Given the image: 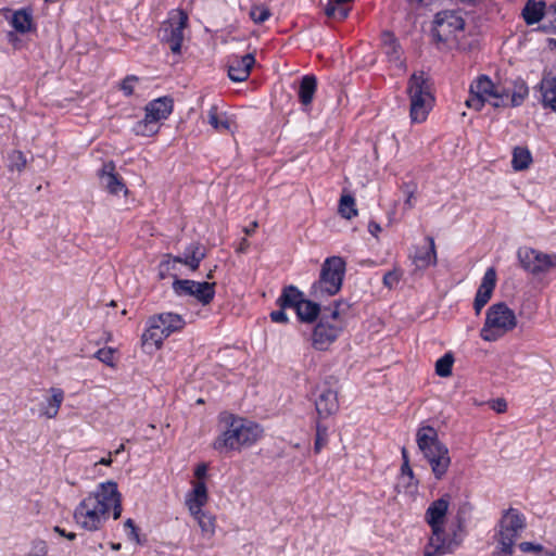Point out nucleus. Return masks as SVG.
Here are the masks:
<instances>
[{
    "label": "nucleus",
    "mask_w": 556,
    "mask_h": 556,
    "mask_svg": "<svg viewBox=\"0 0 556 556\" xmlns=\"http://www.w3.org/2000/svg\"><path fill=\"white\" fill-rule=\"evenodd\" d=\"M118 519L122 514V495L116 482L106 481L97 485L84 497L74 510V520L78 527L86 531L100 530L110 518Z\"/></svg>",
    "instance_id": "f257e3e1"
},
{
    "label": "nucleus",
    "mask_w": 556,
    "mask_h": 556,
    "mask_svg": "<svg viewBox=\"0 0 556 556\" xmlns=\"http://www.w3.org/2000/svg\"><path fill=\"white\" fill-rule=\"evenodd\" d=\"M528 94L529 88L521 79L515 80L511 88H506L493 83L486 75H481L471 83L466 105L476 111H480L485 103L494 108L518 106Z\"/></svg>",
    "instance_id": "f03ea898"
},
{
    "label": "nucleus",
    "mask_w": 556,
    "mask_h": 556,
    "mask_svg": "<svg viewBox=\"0 0 556 556\" xmlns=\"http://www.w3.org/2000/svg\"><path fill=\"white\" fill-rule=\"evenodd\" d=\"M263 432L262 427L252 420L231 417L227 429L214 440L212 446L219 454L241 451L255 444Z\"/></svg>",
    "instance_id": "7ed1b4c3"
},
{
    "label": "nucleus",
    "mask_w": 556,
    "mask_h": 556,
    "mask_svg": "<svg viewBox=\"0 0 556 556\" xmlns=\"http://www.w3.org/2000/svg\"><path fill=\"white\" fill-rule=\"evenodd\" d=\"M526 528L527 518L523 513L514 507L504 509L494 528L495 548L492 556H513Z\"/></svg>",
    "instance_id": "20e7f679"
},
{
    "label": "nucleus",
    "mask_w": 556,
    "mask_h": 556,
    "mask_svg": "<svg viewBox=\"0 0 556 556\" xmlns=\"http://www.w3.org/2000/svg\"><path fill=\"white\" fill-rule=\"evenodd\" d=\"M416 442L424 458L431 467L437 480L445 477L451 466V456L447 446L439 440L433 427L422 426L417 430Z\"/></svg>",
    "instance_id": "39448f33"
},
{
    "label": "nucleus",
    "mask_w": 556,
    "mask_h": 556,
    "mask_svg": "<svg viewBox=\"0 0 556 556\" xmlns=\"http://www.w3.org/2000/svg\"><path fill=\"white\" fill-rule=\"evenodd\" d=\"M186 321L181 315L165 312L150 316L146 323V329L141 336V344L144 352L151 354L163 346V342L173 333L181 331Z\"/></svg>",
    "instance_id": "423d86ee"
},
{
    "label": "nucleus",
    "mask_w": 556,
    "mask_h": 556,
    "mask_svg": "<svg viewBox=\"0 0 556 556\" xmlns=\"http://www.w3.org/2000/svg\"><path fill=\"white\" fill-rule=\"evenodd\" d=\"M518 325L514 309L504 302L492 304L485 312L480 329V338L485 342H495L511 332Z\"/></svg>",
    "instance_id": "0eeeda50"
},
{
    "label": "nucleus",
    "mask_w": 556,
    "mask_h": 556,
    "mask_svg": "<svg viewBox=\"0 0 556 556\" xmlns=\"http://www.w3.org/2000/svg\"><path fill=\"white\" fill-rule=\"evenodd\" d=\"M410 101V119L413 123H424L432 109L434 98L430 84L424 72L414 73L407 86Z\"/></svg>",
    "instance_id": "6e6552de"
},
{
    "label": "nucleus",
    "mask_w": 556,
    "mask_h": 556,
    "mask_svg": "<svg viewBox=\"0 0 556 556\" xmlns=\"http://www.w3.org/2000/svg\"><path fill=\"white\" fill-rule=\"evenodd\" d=\"M345 274V262L340 256H331L325 260L321 266L319 279L312 286V294L315 298L334 295L342 286Z\"/></svg>",
    "instance_id": "1a4fd4ad"
},
{
    "label": "nucleus",
    "mask_w": 556,
    "mask_h": 556,
    "mask_svg": "<svg viewBox=\"0 0 556 556\" xmlns=\"http://www.w3.org/2000/svg\"><path fill=\"white\" fill-rule=\"evenodd\" d=\"M339 307L340 304L336 303L334 306L330 308V314L323 316L316 325L312 336L313 346L316 350H327L342 331L343 323Z\"/></svg>",
    "instance_id": "9d476101"
},
{
    "label": "nucleus",
    "mask_w": 556,
    "mask_h": 556,
    "mask_svg": "<svg viewBox=\"0 0 556 556\" xmlns=\"http://www.w3.org/2000/svg\"><path fill=\"white\" fill-rule=\"evenodd\" d=\"M430 529L431 534L424 555L442 556L453 552L463 541L460 527L447 529L442 525L438 526V529L437 527Z\"/></svg>",
    "instance_id": "9b49d317"
},
{
    "label": "nucleus",
    "mask_w": 556,
    "mask_h": 556,
    "mask_svg": "<svg viewBox=\"0 0 556 556\" xmlns=\"http://www.w3.org/2000/svg\"><path fill=\"white\" fill-rule=\"evenodd\" d=\"M521 267L532 276H543L556 269V252L545 253L534 248L522 247L517 251Z\"/></svg>",
    "instance_id": "f8f14e48"
},
{
    "label": "nucleus",
    "mask_w": 556,
    "mask_h": 556,
    "mask_svg": "<svg viewBox=\"0 0 556 556\" xmlns=\"http://www.w3.org/2000/svg\"><path fill=\"white\" fill-rule=\"evenodd\" d=\"M187 23L188 15L180 10H174L169 13L167 21L164 22L161 27V38L169 45L174 53H179L181 50L184 30Z\"/></svg>",
    "instance_id": "ddd939ff"
},
{
    "label": "nucleus",
    "mask_w": 556,
    "mask_h": 556,
    "mask_svg": "<svg viewBox=\"0 0 556 556\" xmlns=\"http://www.w3.org/2000/svg\"><path fill=\"white\" fill-rule=\"evenodd\" d=\"M205 249L200 243H191L184 253V256H172L165 255L164 260L160 264V274L164 276L169 273V270L176 268V264H185L191 270H197L200 266V263L205 257Z\"/></svg>",
    "instance_id": "4468645a"
},
{
    "label": "nucleus",
    "mask_w": 556,
    "mask_h": 556,
    "mask_svg": "<svg viewBox=\"0 0 556 556\" xmlns=\"http://www.w3.org/2000/svg\"><path fill=\"white\" fill-rule=\"evenodd\" d=\"M173 289L178 295L193 296L203 305L210 304L215 295V283L207 281L177 279L173 283Z\"/></svg>",
    "instance_id": "2eb2a0df"
},
{
    "label": "nucleus",
    "mask_w": 556,
    "mask_h": 556,
    "mask_svg": "<svg viewBox=\"0 0 556 556\" xmlns=\"http://www.w3.org/2000/svg\"><path fill=\"white\" fill-rule=\"evenodd\" d=\"M465 22L455 12H443L439 13L435 18L434 35L439 40L446 41L451 37L455 36L456 33L464 29Z\"/></svg>",
    "instance_id": "dca6fc26"
},
{
    "label": "nucleus",
    "mask_w": 556,
    "mask_h": 556,
    "mask_svg": "<svg viewBox=\"0 0 556 556\" xmlns=\"http://www.w3.org/2000/svg\"><path fill=\"white\" fill-rule=\"evenodd\" d=\"M381 42L382 50L387 55L389 63L395 70V75L405 73V61L402 59V49L395 37L391 33L384 31L382 34Z\"/></svg>",
    "instance_id": "f3484780"
},
{
    "label": "nucleus",
    "mask_w": 556,
    "mask_h": 556,
    "mask_svg": "<svg viewBox=\"0 0 556 556\" xmlns=\"http://www.w3.org/2000/svg\"><path fill=\"white\" fill-rule=\"evenodd\" d=\"M254 63L255 58L252 53L244 55H231L228 61L229 78L238 83L247 80Z\"/></svg>",
    "instance_id": "a211bd4d"
},
{
    "label": "nucleus",
    "mask_w": 556,
    "mask_h": 556,
    "mask_svg": "<svg viewBox=\"0 0 556 556\" xmlns=\"http://www.w3.org/2000/svg\"><path fill=\"white\" fill-rule=\"evenodd\" d=\"M496 270L493 267L488 268L473 301V308L477 315L480 314L484 305L490 301L496 286Z\"/></svg>",
    "instance_id": "6ab92c4d"
},
{
    "label": "nucleus",
    "mask_w": 556,
    "mask_h": 556,
    "mask_svg": "<svg viewBox=\"0 0 556 556\" xmlns=\"http://www.w3.org/2000/svg\"><path fill=\"white\" fill-rule=\"evenodd\" d=\"M100 185L108 192L114 195L128 193V190L123 182L122 178L115 173V166L112 162L103 164L99 172Z\"/></svg>",
    "instance_id": "aec40b11"
},
{
    "label": "nucleus",
    "mask_w": 556,
    "mask_h": 556,
    "mask_svg": "<svg viewBox=\"0 0 556 556\" xmlns=\"http://www.w3.org/2000/svg\"><path fill=\"white\" fill-rule=\"evenodd\" d=\"M208 502V492L206 484L202 482L192 483L191 490L187 492L185 504L190 515L204 511Z\"/></svg>",
    "instance_id": "412c9836"
},
{
    "label": "nucleus",
    "mask_w": 556,
    "mask_h": 556,
    "mask_svg": "<svg viewBox=\"0 0 556 556\" xmlns=\"http://www.w3.org/2000/svg\"><path fill=\"white\" fill-rule=\"evenodd\" d=\"M448 496L440 497L433 501L425 513V521L430 528L445 525L448 510Z\"/></svg>",
    "instance_id": "4be33fe9"
},
{
    "label": "nucleus",
    "mask_w": 556,
    "mask_h": 556,
    "mask_svg": "<svg viewBox=\"0 0 556 556\" xmlns=\"http://www.w3.org/2000/svg\"><path fill=\"white\" fill-rule=\"evenodd\" d=\"M315 406L320 417H329L339 408L337 393L329 388L321 390L318 394V397L316 399Z\"/></svg>",
    "instance_id": "5701e85b"
},
{
    "label": "nucleus",
    "mask_w": 556,
    "mask_h": 556,
    "mask_svg": "<svg viewBox=\"0 0 556 556\" xmlns=\"http://www.w3.org/2000/svg\"><path fill=\"white\" fill-rule=\"evenodd\" d=\"M144 111L147 117L159 124L170 115L173 111V100L168 97L155 99L147 104Z\"/></svg>",
    "instance_id": "b1692460"
},
{
    "label": "nucleus",
    "mask_w": 556,
    "mask_h": 556,
    "mask_svg": "<svg viewBox=\"0 0 556 556\" xmlns=\"http://www.w3.org/2000/svg\"><path fill=\"white\" fill-rule=\"evenodd\" d=\"M418 480L415 478L414 471L410 466H401V472L397 477L395 489L399 493H404L410 497L415 496L418 492Z\"/></svg>",
    "instance_id": "393cba45"
},
{
    "label": "nucleus",
    "mask_w": 556,
    "mask_h": 556,
    "mask_svg": "<svg viewBox=\"0 0 556 556\" xmlns=\"http://www.w3.org/2000/svg\"><path fill=\"white\" fill-rule=\"evenodd\" d=\"M541 103L556 113V76L546 75L540 83Z\"/></svg>",
    "instance_id": "a878e982"
},
{
    "label": "nucleus",
    "mask_w": 556,
    "mask_h": 556,
    "mask_svg": "<svg viewBox=\"0 0 556 556\" xmlns=\"http://www.w3.org/2000/svg\"><path fill=\"white\" fill-rule=\"evenodd\" d=\"M206 118H207V123L215 130H217L219 132H226V131L232 130V126H233L232 119L230 118V116H228L226 114V112L220 110L218 108V105H216V104H213L210 108V110L206 113Z\"/></svg>",
    "instance_id": "bb28decb"
},
{
    "label": "nucleus",
    "mask_w": 556,
    "mask_h": 556,
    "mask_svg": "<svg viewBox=\"0 0 556 556\" xmlns=\"http://www.w3.org/2000/svg\"><path fill=\"white\" fill-rule=\"evenodd\" d=\"M64 401V391L60 388H51L50 396L40 407V415L52 419L59 414L60 407Z\"/></svg>",
    "instance_id": "cd10ccee"
},
{
    "label": "nucleus",
    "mask_w": 556,
    "mask_h": 556,
    "mask_svg": "<svg viewBox=\"0 0 556 556\" xmlns=\"http://www.w3.org/2000/svg\"><path fill=\"white\" fill-rule=\"evenodd\" d=\"M428 248L416 249L413 255V262L417 268L424 269L437 263L435 244L432 237H428Z\"/></svg>",
    "instance_id": "c85d7f7f"
},
{
    "label": "nucleus",
    "mask_w": 556,
    "mask_h": 556,
    "mask_svg": "<svg viewBox=\"0 0 556 556\" xmlns=\"http://www.w3.org/2000/svg\"><path fill=\"white\" fill-rule=\"evenodd\" d=\"M191 517L201 530V534L205 539H212L216 532V518L210 511L204 510L192 514Z\"/></svg>",
    "instance_id": "c756f323"
},
{
    "label": "nucleus",
    "mask_w": 556,
    "mask_h": 556,
    "mask_svg": "<svg viewBox=\"0 0 556 556\" xmlns=\"http://www.w3.org/2000/svg\"><path fill=\"white\" fill-rule=\"evenodd\" d=\"M545 9V3L542 1L529 0L523 10L522 16L527 24H535L541 21L543 17L546 20L547 10Z\"/></svg>",
    "instance_id": "7c9ffc66"
},
{
    "label": "nucleus",
    "mask_w": 556,
    "mask_h": 556,
    "mask_svg": "<svg viewBox=\"0 0 556 556\" xmlns=\"http://www.w3.org/2000/svg\"><path fill=\"white\" fill-rule=\"evenodd\" d=\"M10 23L21 34H26L34 28L33 15L25 9L15 11L11 16Z\"/></svg>",
    "instance_id": "2f4dec72"
},
{
    "label": "nucleus",
    "mask_w": 556,
    "mask_h": 556,
    "mask_svg": "<svg viewBox=\"0 0 556 556\" xmlns=\"http://www.w3.org/2000/svg\"><path fill=\"white\" fill-rule=\"evenodd\" d=\"M294 309L300 320L304 323H312L316 319L319 313V305L304 299Z\"/></svg>",
    "instance_id": "473e14b6"
},
{
    "label": "nucleus",
    "mask_w": 556,
    "mask_h": 556,
    "mask_svg": "<svg viewBox=\"0 0 556 556\" xmlns=\"http://www.w3.org/2000/svg\"><path fill=\"white\" fill-rule=\"evenodd\" d=\"M316 91V79L314 76H304L299 87V99L302 104H311Z\"/></svg>",
    "instance_id": "72a5a7b5"
},
{
    "label": "nucleus",
    "mask_w": 556,
    "mask_h": 556,
    "mask_svg": "<svg viewBox=\"0 0 556 556\" xmlns=\"http://www.w3.org/2000/svg\"><path fill=\"white\" fill-rule=\"evenodd\" d=\"M303 300V294L295 287L290 286L283 290L278 303L282 308H295Z\"/></svg>",
    "instance_id": "f704fd0d"
},
{
    "label": "nucleus",
    "mask_w": 556,
    "mask_h": 556,
    "mask_svg": "<svg viewBox=\"0 0 556 556\" xmlns=\"http://www.w3.org/2000/svg\"><path fill=\"white\" fill-rule=\"evenodd\" d=\"M532 163V155L527 148L516 147L513 151L511 165L515 170H525Z\"/></svg>",
    "instance_id": "c9c22d12"
},
{
    "label": "nucleus",
    "mask_w": 556,
    "mask_h": 556,
    "mask_svg": "<svg viewBox=\"0 0 556 556\" xmlns=\"http://www.w3.org/2000/svg\"><path fill=\"white\" fill-rule=\"evenodd\" d=\"M159 130L160 125L153 119L147 117V115H144V118L138 122L134 127L135 134L143 137L153 136L157 134Z\"/></svg>",
    "instance_id": "e433bc0d"
},
{
    "label": "nucleus",
    "mask_w": 556,
    "mask_h": 556,
    "mask_svg": "<svg viewBox=\"0 0 556 556\" xmlns=\"http://www.w3.org/2000/svg\"><path fill=\"white\" fill-rule=\"evenodd\" d=\"M339 212L341 216L346 219H351L357 215V210L355 208V200L352 195L344 194L341 197L339 203Z\"/></svg>",
    "instance_id": "4c0bfd02"
},
{
    "label": "nucleus",
    "mask_w": 556,
    "mask_h": 556,
    "mask_svg": "<svg viewBox=\"0 0 556 556\" xmlns=\"http://www.w3.org/2000/svg\"><path fill=\"white\" fill-rule=\"evenodd\" d=\"M519 548L523 553L534 554L536 556H556L555 551L547 549L543 545L532 542H522L519 545Z\"/></svg>",
    "instance_id": "58836bf2"
},
{
    "label": "nucleus",
    "mask_w": 556,
    "mask_h": 556,
    "mask_svg": "<svg viewBox=\"0 0 556 556\" xmlns=\"http://www.w3.org/2000/svg\"><path fill=\"white\" fill-rule=\"evenodd\" d=\"M454 358L451 354H445L435 363V372L440 377H448L452 374Z\"/></svg>",
    "instance_id": "ea45409f"
},
{
    "label": "nucleus",
    "mask_w": 556,
    "mask_h": 556,
    "mask_svg": "<svg viewBox=\"0 0 556 556\" xmlns=\"http://www.w3.org/2000/svg\"><path fill=\"white\" fill-rule=\"evenodd\" d=\"M270 16V11L265 5H254L250 11V17L253 22L262 24L267 21Z\"/></svg>",
    "instance_id": "a19ab883"
},
{
    "label": "nucleus",
    "mask_w": 556,
    "mask_h": 556,
    "mask_svg": "<svg viewBox=\"0 0 556 556\" xmlns=\"http://www.w3.org/2000/svg\"><path fill=\"white\" fill-rule=\"evenodd\" d=\"M114 354L115 350L113 348H102L96 352L94 357L110 367H115Z\"/></svg>",
    "instance_id": "79ce46f5"
},
{
    "label": "nucleus",
    "mask_w": 556,
    "mask_h": 556,
    "mask_svg": "<svg viewBox=\"0 0 556 556\" xmlns=\"http://www.w3.org/2000/svg\"><path fill=\"white\" fill-rule=\"evenodd\" d=\"M139 84V78L135 75H129L123 79L119 85V89L127 97L132 96L135 93V89Z\"/></svg>",
    "instance_id": "37998d69"
},
{
    "label": "nucleus",
    "mask_w": 556,
    "mask_h": 556,
    "mask_svg": "<svg viewBox=\"0 0 556 556\" xmlns=\"http://www.w3.org/2000/svg\"><path fill=\"white\" fill-rule=\"evenodd\" d=\"M207 471H208L207 464H205V463L198 464L195 466L194 472H193L194 479L190 483L192 484V483H197V482H202L203 484H206Z\"/></svg>",
    "instance_id": "c03bdc74"
},
{
    "label": "nucleus",
    "mask_w": 556,
    "mask_h": 556,
    "mask_svg": "<svg viewBox=\"0 0 556 556\" xmlns=\"http://www.w3.org/2000/svg\"><path fill=\"white\" fill-rule=\"evenodd\" d=\"M546 21L548 25H544V28L556 33V5L551 4L547 9Z\"/></svg>",
    "instance_id": "a18cd8bd"
},
{
    "label": "nucleus",
    "mask_w": 556,
    "mask_h": 556,
    "mask_svg": "<svg viewBox=\"0 0 556 556\" xmlns=\"http://www.w3.org/2000/svg\"><path fill=\"white\" fill-rule=\"evenodd\" d=\"M403 191L406 195L405 198V201H404V205L410 210L414 207V197H415V191H416V187L415 186H410V185H405L403 187Z\"/></svg>",
    "instance_id": "49530a36"
},
{
    "label": "nucleus",
    "mask_w": 556,
    "mask_h": 556,
    "mask_svg": "<svg viewBox=\"0 0 556 556\" xmlns=\"http://www.w3.org/2000/svg\"><path fill=\"white\" fill-rule=\"evenodd\" d=\"M400 281V274L395 270L393 271H388L384 276H383V283L389 287V288H392L394 287L395 285H397V282Z\"/></svg>",
    "instance_id": "de8ad7c7"
},
{
    "label": "nucleus",
    "mask_w": 556,
    "mask_h": 556,
    "mask_svg": "<svg viewBox=\"0 0 556 556\" xmlns=\"http://www.w3.org/2000/svg\"><path fill=\"white\" fill-rule=\"evenodd\" d=\"M34 556H47L48 545L45 541H38L34 545Z\"/></svg>",
    "instance_id": "09e8293b"
},
{
    "label": "nucleus",
    "mask_w": 556,
    "mask_h": 556,
    "mask_svg": "<svg viewBox=\"0 0 556 556\" xmlns=\"http://www.w3.org/2000/svg\"><path fill=\"white\" fill-rule=\"evenodd\" d=\"M270 317H271V320L275 323H287L288 321V317H287V314L285 313L283 308L279 309V311L271 312Z\"/></svg>",
    "instance_id": "8fccbe9b"
},
{
    "label": "nucleus",
    "mask_w": 556,
    "mask_h": 556,
    "mask_svg": "<svg viewBox=\"0 0 556 556\" xmlns=\"http://www.w3.org/2000/svg\"><path fill=\"white\" fill-rule=\"evenodd\" d=\"M492 408L497 413H504L507 408V404L504 400H497L492 403Z\"/></svg>",
    "instance_id": "3c124183"
},
{
    "label": "nucleus",
    "mask_w": 556,
    "mask_h": 556,
    "mask_svg": "<svg viewBox=\"0 0 556 556\" xmlns=\"http://www.w3.org/2000/svg\"><path fill=\"white\" fill-rule=\"evenodd\" d=\"M54 532H56V533H58L59 535H61V536L66 538V539H67V540H70V541H73V540H75V538H76V534H75L74 532H65V530H64V529H62V528H60V527H58V526H56V527H54Z\"/></svg>",
    "instance_id": "603ef678"
},
{
    "label": "nucleus",
    "mask_w": 556,
    "mask_h": 556,
    "mask_svg": "<svg viewBox=\"0 0 556 556\" xmlns=\"http://www.w3.org/2000/svg\"><path fill=\"white\" fill-rule=\"evenodd\" d=\"M368 231H369L372 236L377 237V236H378V233L381 231V227H380V225H379V224H377L376 222H369V224H368Z\"/></svg>",
    "instance_id": "864d4df0"
},
{
    "label": "nucleus",
    "mask_w": 556,
    "mask_h": 556,
    "mask_svg": "<svg viewBox=\"0 0 556 556\" xmlns=\"http://www.w3.org/2000/svg\"><path fill=\"white\" fill-rule=\"evenodd\" d=\"M323 444H321V431H320V428L318 427L317 428V440L315 442V451L318 453L321 448Z\"/></svg>",
    "instance_id": "5fc2aeb1"
},
{
    "label": "nucleus",
    "mask_w": 556,
    "mask_h": 556,
    "mask_svg": "<svg viewBox=\"0 0 556 556\" xmlns=\"http://www.w3.org/2000/svg\"><path fill=\"white\" fill-rule=\"evenodd\" d=\"M128 536H129V539L134 540L136 543H140L137 528H132V530L128 532Z\"/></svg>",
    "instance_id": "6e6d98bb"
},
{
    "label": "nucleus",
    "mask_w": 556,
    "mask_h": 556,
    "mask_svg": "<svg viewBox=\"0 0 556 556\" xmlns=\"http://www.w3.org/2000/svg\"><path fill=\"white\" fill-rule=\"evenodd\" d=\"M98 464L110 466L112 464V453H109L108 457L101 458Z\"/></svg>",
    "instance_id": "4d7b16f0"
},
{
    "label": "nucleus",
    "mask_w": 556,
    "mask_h": 556,
    "mask_svg": "<svg viewBox=\"0 0 556 556\" xmlns=\"http://www.w3.org/2000/svg\"><path fill=\"white\" fill-rule=\"evenodd\" d=\"M402 458H403V464H402V466H405V465L410 466V465H409L408 454H407V451H406V448H405V447H403V448H402Z\"/></svg>",
    "instance_id": "13d9d810"
},
{
    "label": "nucleus",
    "mask_w": 556,
    "mask_h": 556,
    "mask_svg": "<svg viewBox=\"0 0 556 556\" xmlns=\"http://www.w3.org/2000/svg\"><path fill=\"white\" fill-rule=\"evenodd\" d=\"M256 227H257V223L253 222L250 227L244 228L245 235H248V236L252 235L254 232V230L256 229Z\"/></svg>",
    "instance_id": "bf43d9fd"
},
{
    "label": "nucleus",
    "mask_w": 556,
    "mask_h": 556,
    "mask_svg": "<svg viewBox=\"0 0 556 556\" xmlns=\"http://www.w3.org/2000/svg\"><path fill=\"white\" fill-rule=\"evenodd\" d=\"M249 248V242L247 239H243L238 248L239 252H245Z\"/></svg>",
    "instance_id": "052dcab7"
},
{
    "label": "nucleus",
    "mask_w": 556,
    "mask_h": 556,
    "mask_svg": "<svg viewBox=\"0 0 556 556\" xmlns=\"http://www.w3.org/2000/svg\"><path fill=\"white\" fill-rule=\"evenodd\" d=\"M15 154H16V157L21 161V166H18V169H21L25 166L26 160L21 152H16Z\"/></svg>",
    "instance_id": "680f3d73"
},
{
    "label": "nucleus",
    "mask_w": 556,
    "mask_h": 556,
    "mask_svg": "<svg viewBox=\"0 0 556 556\" xmlns=\"http://www.w3.org/2000/svg\"><path fill=\"white\" fill-rule=\"evenodd\" d=\"M125 528H126L127 530L131 531V530H132V528H136V526H135V523H134V521H132L131 519H127V520L125 521Z\"/></svg>",
    "instance_id": "e2e57ef3"
},
{
    "label": "nucleus",
    "mask_w": 556,
    "mask_h": 556,
    "mask_svg": "<svg viewBox=\"0 0 556 556\" xmlns=\"http://www.w3.org/2000/svg\"><path fill=\"white\" fill-rule=\"evenodd\" d=\"M413 4H427L429 0H408Z\"/></svg>",
    "instance_id": "0e129e2a"
},
{
    "label": "nucleus",
    "mask_w": 556,
    "mask_h": 556,
    "mask_svg": "<svg viewBox=\"0 0 556 556\" xmlns=\"http://www.w3.org/2000/svg\"><path fill=\"white\" fill-rule=\"evenodd\" d=\"M125 446L124 444H121L113 453L112 455H118L119 453H122L124 451Z\"/></svg>",
    "instance_id": "69168bd1"
},
{
    "label": "nucleus",
    "mask_w": 556,
    "mask_h": 556,
    "mask_svg": "<svg viewBox=\"0 0 556 556\" xmlns=\"http://www.w3.org/2000/svg\"><path fill=\"white\" fill-rule=\"evenodd\" d=\"M119 547H121V544H113L112 545V548L115 549V551L119 549Z\"/></svg>",
    "instance_id": "338daca9"
},
{
    "label": "nucleus",
    "mask_w": 556,
    "mask_h": 556,
    "mask_svg": "<svg viewBox=\"0 0 556 556\" xmlns=\"http://www.w3.org/2000/svg\"><path fill=\"white\" fill-rule=\"evenodd\" d=\"M213 277V271L211 270L208 274H207V278H212Z\"/></svg>",
    "instance_id": "774afa93"
}]
</instances>
